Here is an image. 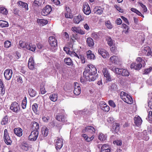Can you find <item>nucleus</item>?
I'll list each match as a JSON object with an SVG mask.
<instances>
[{
	"instance_id": "1",
	"label": "nucleus",
	"mask_w": 152,
	"mask_h": 152,
	"mask_svg": "<svg viewBox=\"0 0 152 152\" xmlns=\"http://www.w3.org/2000/svg\"><path fill=\"white\" fill-rule=\"evenodd\" d=\"M120 96L124 102L129 104L133 103V99L131 96L125 92L122 91L120 94Z\"/></svg>"
},
{
	"instance_id": "2",
	"label": "nucleus",
	"mask_w": 152,
	"mask_h": 152,
	"mask_svg": "<svg viewBox=\"0 0 152 152\" xmlns=\"http://www.w3.org/2000/svg\"><path fill=\"white\" fill-rule=\"evenodd\" d=\"M83 76L87 81L89 82L93 81L96 78L97 75L96 74L88 72H83Z\"/></svg>"
},
{
	"instance_id": "3",
	"label": "nucleus",
	"mask_w": 152,
	"mask_h": 152,
	"mask_svg": "<svg viewBox=\"0 0 152 152\" xmlns=\"http://www.w3.org/2000/svg\"><path fill=\"white\" fill-rule=\"evenodd\" d=\"M63 144V139L58 137H56L54 140V145L57 150L60 149L62 147Z\"/></svg>"
},
{
	"instance_id": "4",
	"label": "nucleus",
	"mask_w": 152,
	"mask_h": 152,
	"mask_svg": "<svg viewBox=\"0 0 152 152\" xmlns=\"http://www.w3.org/2000/svg\"><path fill=\"white\" fill-rule=\"evenodd\" d=\"M83 72L96 74L97 69L94 66L91 64H90L87 65V69Z\"/></svg>"
},
{
	"instance_id": "5",
	"label": "nucleus",
	"mask_w": 152,
	"mask_h": 152,
	"mask_svg": "<svg viewBox=\"0 0 152 152\" xmlns=\"http://www.w3.org/2000/svg\"><path fill=\"white\" fill-rule=\"evenodd\" d=\"M142 52V54L141 55L142 56L146 55L148 56H152L151 49L149 46H147L144 47Z\"/></svg>"
},
{
	"instance_id": "6",
	"label": "nucleus",
	"mask_w": 152,
	"mask_h": 152,
	"mask_svg": "<svg viewBox=\"0 0 152 152\" xmlns=\"http://www.w3.org/2000/svg\"><path fill=\"white\" fill-rule=\"evenodd\" d=\"M102 72L107 81L110 82L112 81L111 76L107 68H104L102 70Z\"/></svg>"
},
{
	"instance_id": "7",
	"label": "nucleus",
	"mask_w": 152,
	"mask_h": 152,
	"mask_svg": "<svg viewBox=\"0 0 152 152\" xmlns=\"http://www.w3.org/2000/svg\"><path fill=\"white\" fill-rule=\"evenodd\" d=\"M51 7L49 5L46 6L42 10L41 12L42 15L44 16H46L49 14L52 11Z\"/></svg>"
},
{
	"instance_id": "8",
	"label": "nucleus",
	"mask_w": 152,
	"mask_h": 152,
	"mask_svg": "<svg viewBox=\"0 0 152 152\" xmlns=\"http://www.w3.org/2000/svg\"><path fill=\"white\" fill-rule=\"evenodd\" d=\"M48 42L52 47H56L57 46V41L54 36H50L49 37Z\"/></svg>"
},
{
	"instance_id": "9",
	"label": "nucleus",
	"mask_w": 152,
	"mask_h": 152,
	"mask_svg": "<svg viewBox=\"0 0 152 152\" xmlns=\"http://www.w3.org/2000/svg\"><path fill=\"white\" fill-rule=\"evenodd\" d=\"M38 131H32L28 137V140L32 141H35L38 137Z\"/></svg>"
},
{
	"instance_id": "10",
	"label": "nucleus",
	"mask_w": 152,
	"mask_h": 152,
	"mask_svg": "<svg viewBox=\"0 0 152 152\" xmlns=\"http://www.w3.org/2000/svg\"><path fill=\"white\" fill-rule=\"evenodd\" d=\"M98 52L99 54L101 55L103 58H105L109 57L108 53L104 49L101 48H99Z\"/></svg>"
},
{
	"instance_id": "11",
	"label": "nucleus",
	"mask_w": 152,
	"mask_h": 152,
	"mask_svg": "<svg viewBox=\"0 0 152 152\" xmlns=\"http://www.w3.org/2000/svg\"><path fill=\"white\" fill-rule=\"evenodd\" d=\"M95 128L92 126H88L86 127L85 129L82 130V132L83 133H85L86 132H89L92 134H94L95 132Z\"/></svg>"
},
{
	"instance_id": "12",
	"label": "nucleus",
	"mask_w": 152,
	"mask_h": 152,
	"mask_svg": "<svg viewBox=\"0 0 152 152\" xmlns=\"http://www.w3.org/2000/svg\"><path fill=\"white\" fill-rule=\"evenodd\" d=\"M82 10L84 13L87 15H89L91 12L90 7L87 3L83 4Z\"/></svg>"
},
{
	"instance_id": "13",
	"label": "nucleus",
	"mask_w": 152,
	"mask_h": 152,
	"mask_svg": "<svg viewBox=\"0 0 152 152\" xmlns=\"http://www.w3.org/2000/svg\"><path fill=\"white\" fill-rule=\"evenodd\" d=\"M10 109L13 112H18L20 110V107L18 104L16 102H14L10 106Z\"/></svg>"
},
{
	"instance_id": "14",
	"label": "nucleus",
	"mask_w": 152,
	"mask_h": 152,
	"mask_svg": "<svg viewBox=\"0 0 152 152\" xmlns=\"http://www.w3.org/2000/svg\"><path fill=\"white\" fill-rule=\"evenodd\" d=\"M35 64L33 58L31 56L29 59L28 62V67L30 70H33L34 69Z\"/></svg>"
},
{
	"instance_id": "15",
	"label": "nucleus",
	"mask_w": 152,
	"mask_h": 152,
	"mask_svg": "<svg viewBox=\"0 0 152 152\" xmlns=\"http://www.w3.org/2000/svg\"><path fill=\"white\" fill-rule=\"evenodd\" d=\"M84 20V17L80 14L75 16L73 20V22L76 24H78L81 21Z\"/></svg>"
},
{
	"instance_id": "16",
	"label": "nucleus",
	"mask_w": 152,
	"mask_h": 152,
	"mask_svg": "<svg viewBox=\"0 0 152 152\" xmlns=\"http://www.w3.org/2000/svg\"><path fill=\"white\" fill-rule=\"evenodd\" d=\"M142 66V65L141 63L137 64L135 62H133L131 64L130 68L131 69L138 70L141 69Z\"/></svg>"
},
{
	"instance_id": "17",
	"label": "nucleus",
	"mask_w": 152,
	"mask_h": 152,
	"mask_svg": "<svg viewBox=\"0 0 152 152\" xmlns=\"http://www.w3.org/2000/svg\"><path fill=\"white\" fill-rule=\"evenodd\" d=\"M110 60L112 64H118L119 63L120 59L118 56L114 55L110 57Z\"/></svg>"
},
{
	"instance_id": "18",
	"label": "nucleus",
	"mask_w": 152,
	"mask_h": 152,
	"mask_svg": "<svg viewBox=\"0 0 152 152\" xmlns=\"http://www.w3.org/2000/svg\"><path fill=\"white\" fill-rule=\"evenodd\" d=\"M75 89L74 90V93L76 95H79L81 92V88L78 86V84L77 83H74Z\"/></svg>"
},
{
	"instance_id": "19",
	"label": "nucleus",
	"mask_w": 152,
	"mask_h": 152,
	"mask_svg": "<svg viewBox=\"0 0 152 152\" xmlns=\"http://www.w3.org/2000/svg\"><path fill=\"white\" fill-rule=\"evenodd\" d=\"M10 137L7 129H5L4 132V140L7 145H10Z\"/></svg>"
},
{
	"instance_id": "20",
	"label": "nucleus",
	"mask_w": 152,
	"mask_h": 152,
	"mask_svg": "<svg viewBox=\"0 0 152 152\" xmlns=\"http://www.w3.org/2000/svg\"><path fill=\"white\" fill-rule=\"evenodd\" d=\"M72 30L74 32L78 33L82 35L85 34V31L81 30L79 27H73L72 28Z\"/></svg>"
},
{
	"instance_id": "21",
	"label": "nucleus",
	"mask_w": 152,
	"mask_h": 152,
	"mask_svg": "<svg viewBox=\"0 0 152 152\" xmlns=\"http://www.w3.org/2000/svg\"><path fill=\"white\" fill-rule=\"evenodd\" d=\"M134 123L136 126H138L141 124L142 120L141 118L139 116H137L136 115L134 117Z\"/></svg>"
},
{
	"instance_id": "22",
	"label": "nucleus",
	"mask_w": 152,
	"mask_h": 152,
	"mask_svg": "<svg viewBox=\"0 0 152 152\" xmlns=\"http://www.w3.org/2000/svg\"><path fill=\"white\" fill-rule=\"evenodd\" d=\"M31 129L32 131H38L39 126V124L35 121H33L31 123Z\"/></svg>"
},
{
	"instance_id": "23",
	"label": "nucleus",
	"mask_w": 152,
	"mask_h": 152,
	"mask_svg": "<svg viewBox=\"0 0 152 152\" xmlns=\"http://www.w3.org/2000/svg\"><path fill=\"white\" fill-rule=\"evenodd\" d=\"M25 47L27 49L33 52L35 51L36 48V45H32L31 43L26 44Z\"/></svg>"
},
{
	"instance_id": "24",
	"label": "nucleus",
	"mask_w": 152,
	"mask_h": 152,
	"mask_svg": "<svg viewBox=\"0 0 152 152\" xmlns=\"http://www.w3.org/2000/svg\"><path fill=\"white\" fill-rule=\"evenodd\" d=\"M14 132L15 134L18 137H20L23 135V130L20 128H15L14 129Z\"/></svg>"
},
{
	"instance_id": "25",
	"label": "nucleus",
	"mask_w": 152,
	"mask_h": 152,
	"mask_svg": "<svg viewBox=\"0 0 152 152\" xmlns=\"http://www.w3.org/2000/svg\"><path fill=\"white\" fill-rule=\"evenodd\" d=\"M104 9L100 7H96L94 9V12L97 14L101 15L102 14Z\"/></svg>"
},
{
	"instance_id": "26",
	"label": "nucleus",
	"mask_w": 152,
	"mask_h": 152,
	"mask_svg": "<svg viewBox=\"0 0 152 152\" xmlns=\"http://www.w3.org/2000/svg\"><path fill=\"white\" fill-rule=\"evenodd\" d=\"M108 148V145L104 144L101 147L100 152H110V150Z\"/></svg>"
},
{
	"instance_id": "27",
	"label": "nucleus",
	"mask_w": 152,
	"mask_h": 152,
	"mask_svg": "<svg viewBox=\"0 0 152 152\" xmlns=\"http://www.w3.org/2000/svg\"><path fill=\"white\" fill-rule=\"evenodd\" d=\"M86 42L87 45L89 47H92L94 45L93 39L91 37H88L86 39Z\"/></svg>"
},
{
	"instance_id": "28",
	"label": "nucleus",
	"mask_w": 152,
	"mask_h": 152,
	"mask_svg": "<svg viewBox=\"0 0 152 152\" xmlns=\"http://www.w3.org/2000/svg\"><path fill=\"white\" fill-rule=\"evenodd\" d=\"M21 56V55L19 52H16L15 53H13L11 56L12 57L11 60H13V61H16L19 59Z\"/></svg>"
},
{
	"instance_id": "29",
	"label": "nucleus",
	"mask_w": 152,
	"mask_h": 152,
	"mask_svg": "<svg viewBox=\"0 0 152 152\" xmlns=\"http://www.w3.org/2000/svg\"><path fill=\"white\" fill-rule=\"evenodd\" d=\"M17 4L19 6H21L23 8H25L26 10H28V5L26 3L21 1H19L17 2Z\"/></svg>"
},
{
	"instance_id": "30",
	"label": "nucleus",
	"mask_w": 152,
	"mask_h": 152,
	"mask_svg": "<svg viewBox=\"0 0 152 152\" xmlns=\"http://www.w3.org/2000/svg\"><path fill=\"white\" fill-rule=\"evenodd\" d=\"M64 62L67 65L72 66L73 62L72 59L69 58H66L64 59Z\"/></svg>"
},
{
	"instance_id": "31",
	"label": "nucleus",
	"mask_w": 152,
	"mask_h": 152,
	"mask_svg": "<svg viewBox=\"0 0 152 152\" xmlns=\"http://www.w3.org/2000/svg\"><path fill=\"white\" fill-rule=\"evenodd\" d=\"M37 22L40 25L44 26L47 24L48 22V21L44 19H38L37 20Z\"/></svg>"
},
{
	"instance_id": "32",
	"label": "nucleus",
	"mask_w": 152,
	"mask_h": 152,
	"mask_svg": "<svg viewBox=\"0 0 152 152\" xmlns=\"http://www.w3.org/2000/svg\"><path fill=\"white\" fill-rule=\"evenodd\" d=\"M5 88L2 80H0V93L3 95L5 93Z\"/></svg>"
},
{
	"instance_id": "33",
	"label": "nucleus",
	"mask_w": 152,
	"mask_h": 152,
	"mask_svg": "<svg viewBox=\"0 0 152 152\" xmlns=\"http://www.w3.org/2000/svg\"><path fill=\"white\" fill-rule=\"evenodd\" d=\"M41 132L42 134L44 137H46L48 134L49 129L45 127H43L42 129Z\"/></svg>"
},
{
	"instance_id": "34",
	"label": "nucleus",
	"mask_w": 152,
	"mask_h": 152,
	"mask_svg": "<svg viewBox=\"0 0 152 152\" xmlns=\"http://www.w3.org/2000/svg\"><path fill=\"white\" fill-rule=\"evenodd\" d=\"M58 97V96L57 94H53L50 95L49 98L51 101L55 102L57 100Z\"/></svg>"
},
{
	"instance_id": "35",
	"label": "nucleus",
	"mask_w": 152,
	"mask_h": 152,
	"mask_svg": "<svg viewBox=\"0 0 152 152\" xmlns=\"http://www.w3.org/2000/svg\"><path fill=\"white\" fill-rule=\"evenodd\" d=\"M20 147L23 150L27 151L29 149V146L27 143L23 142L20 145Z\"/></svg>"
},
{
	"instance_id": "36",
	"label": "nucleus",
	"mask_w": 152,
	"mask_h": 152,
	"mask_svg": "<svg viewBox=\"0 0 152 152\" xmlns=\"http://www.w3.org/2000/svg\"><path fill=\"white\" fill-rule=\"evenodd\" d=\"M91 51L89 50L87 53V57L88 59H94L95 57L94 55L91 53Z\"/></svg>"
},
{
	"instance_id": "37",
	"label": "nucleus",
	"mask_w": 152,
	"mask_h": 152,
	"mask_svg": "<svg viewBox=\"0 0 152 152\" xmlns=\"http://www.w3.org/2000/svg\"><path fill=\"white\" fill-rule=\"evenodd\" d=\"M105 24L107 28L108 29H111L113 28L112 24L109 20L106 21L105 22Z\"/></svg>"
},
{
	"instance_id": "38",
	"label": "nucleus",
	"mask_w": 152,
	"mask_h": 152,
	"mask_svg": "<svg viewBox=\"0 0 152 152\" xmlns=\"http://www.w3.org/2000/svg\"><path fill=\"white\" fill-rule=\"evenodd\" d=\"M56 119L59 121L64 122L65 120V117L64 115H57L56 116Z\"/></svg>"
},
{
	"instance_id": "39",
	"label": "nucleus",
	"mask_w": 152,
	"mask_h": 152,
	"mask_svg": "<svg viewBox=\"0 0 152 152\" xmlns=\"http://www.w3.org/2000/svg\"><path fill=\"white\" fill-rule=\"evenodd\" d=\"M10 69H7L6 70L4 73V77L7 80H10Z\"/></svg>"
},
{
	"instance_id": "40",
	"label": "nucleus",
	"mask_w": 152,
	"mask_h": 152,
	"mask_svg": "<svg viewBox=\"0 0 152 152\" xmlns=\"http://www.w3.org/2000/svg\"><path fill=\"white\" fill-rule=\"evenodd\" d=\"M28 92L29 95L31 97H34L36 95V92L32 88L28 89Z\"/></svg>"
},
{
	"instance_id": "41",
	"label": "nucleus",
	"mask_w": 152,
	"mask_h": 152,
	"mask_svg": "<svg viewBox=\"0 0 152 152\" xmlns=\"http://www.w3.org/2000/svg\"><path fill=\"white\" fill-rule=\"evenodd\" d=\"M121 75L123 76H129V73L128 71L126 69H122Z\"/></svg>"
},
{
	"instance_id": "42",
	"label": "nucleus",
	"mask_w": 152,
	"mask_h": 152,
	"mask_svg": "<svg viewBox=\"0 0 152 152\" xmlns=\"http://www.w3.org/2000/svg\"><path fill=\"white\" fill-rule=\"evenodd\" d=\"M98 137L99 140L102 141L105 140L107 138L106 136L102 133L100 134Z\"/></svg>"
},
{
	"instance_id": "43",
	"label": "nucleus",
	"mask_w": 152,
	"mask_h": 152,
	"mask_svg": "<svg viewBox=\"0 0 152 152\" xmlns=\"http://www.w3.org/2000/svg\"><path fill=\"white\" fill-rule=\"evenodd\" d=\"M7 9L3 7H0V13L4 15H7L8 13Z\"/></svg>"
},
{
	"instance_id": "44",
	"label": "nucleus",
	"mask_w": 152,
	"mask_h": 152,
	"mask_svg": "<svg viewBox=\"0 0 152 152\" xmlns=\"http://www.w3.org/2000/svg\"><path fill=\"white\" fill-rule=\"evenodd\" d=\"M68 54H69L72 57H75L77 58L78 59H79V56L74 51L72 50H70L69 51V52H68Z\"/></svg>"
},
{
	"instance_id": "45",
	"label": "nucleus",
	"mask_w": 152,
	"mask_h": 152,
	"mask_svg": "<svg viewBox=\"0 0 152 152\" xmlns=\"http://www.w3.org/2000/svg\"><path fill=\"white\" fill-rule=\"evenodd\" d=\"M101 109L104 111L105 112H108L110 110V107L106 104H104V105L102 106Z\"/></svg>"
},
{
	"instance_id": "46",
	"label": "nucleus",
	"mask_w": 152,
	"mask_h": 152,
	"mask_svg": "<svg viewBox=\"0 0 152 152\" xmlns=\"http://www.w3.org/2000/svg\"><path fill=\"white\" fill-rule=\"evenodd\" d=\"M27 104V100L26 97H25L24 99L22 101L21 103V106L22 108L23 109H25L26 107Z\"/></svg>"
},
{
	"instance_id": "47",
	"label": "nucleus",
	"mask_w": 152,
	"mask_h": 152,
	"mask_svg": "<svg viewBox=\"0 0 152 152\" xmlns=\"http://www.w3.org/2000/svg\"><path fill=\"white\" fill-rule=\"evenodd\" d=\"M120 125L118 123H115L113 124V128L115 129V131L117 132L119 129Z\"/></svg>"
},
{
	"instance_id": "48",
	"label": "nucleus",
	"mask_w": 152,
	"mask_h": 152,
	"mask_svg": "<svg viewBox=\"0 0 152 152\" xmlns=\"http://www.w3.org/2000/svg\"><path fill=\"white\" fill-rule=\"evenodd\" d=\"M0 24L1 27H7L9 26L8 23L4 21L1 20Z\"/></svg>"
},
{
	"instance_id": "49",
	"label": "nucleus",
	"mask_w": 152,
	"mask_h": 152,
	"mask_svg": "<svg viewBox=\"0 0 152 152\" xmlns=\"http://www.w3.org/2000/svg\"><path fill=\"white\" fill-rule=\"evenodd\" d=\"M98 34H99L95 32H93L91 34V37L94 39L97 40L99 38Z\"/></svg>"
},
{
	"instance_id": "50",
	"label": "nucleus",
	"mask_w": 152,
	"mask_h": 152,
	"mask_svg": "<svg viewBox=\"0 0 152 152\" xmlns=\"http://www.w3.org/2000/svg\"><path fill=\"white\" fill-rule=\"evenodd\" d=\"M107 41L108 45L110 46H112L113 43V41L112 39L110 37H108L107 38Z\"/></svg>"
},
{
	"instance_id": "51",
	"label": "nucleus",
	"mask_w": 152,
	"mask_h": 152,
	"mask_svg": "<svg viewBox=\"0 0 152 152\" xmlns=\"http://www.w3.org/2000/svg\"><path fill=\"white\" fill-rule=\"evenodd\" d=\"M32 109L33 111L35 113L37 112L38 105L36 103H34L32 105Z\"/></svg>"
},
{
	"instance_id": "52",
	"label": "nucleus",
	"mask_w": 152,
	"mask_h": 152,
	"mask_svg": "<svg viewBox=\"0 0 152 152\" xmlns=\"http://www.w3.org/2000/svg\"><path fill=\"white\" fill-rule=\"evenodd\" d=\"M152 70V67H151L149 68L145 69L144 70L143 74V75H147Z\"/></svg>"
},
{
	"instance_id": "53",
	"label": "nucleus",
	"mask_w": 152,
	"mask_h": 152,
	"mask_svg": "<svg viewBox=\"0 0 152 152\" xmlns=\"http://www.w3.org/2000/svg\"><path fill=\"white\" fill-rule=\"evenodd\" d=\"M8 121V119L7 116H5L2 119L1 122V124L2 125H5L7 123Z\"/></svg>"
},
{
	"instance_id": "54",
	"label": "nucleus",
	"mask_w": 152,
	"mask_h": 152,
	"mask_svg": "<svg viewBox=\"0 0 152 152\" xmlns=\"http://www.w3.org/2000/svg\"><path fill=\"white\" fill-rule=\"evenodd\" d=\"M40 91L41 94H44L46 92V91L45 90V88L44 85H42V86L41 85Z\"/></svg>"
},
{
	"instance_id": "55",
	"label": "nucleus",
	"mask_w": 152,
	"mask_h": 152,
	"mask_svg": "<svg viewBox=\"0 0 152 152\" xmlns=\"http://www.w3.org/2000/svg\"><path fill=\"white\" fill-rule=\"evenodd\" d=\"M138 4H139L140 6H141L142 8L143 9V10L144 12H145L147 11V9L145 5H144L142 3L140 2H138Z\"/></svg>"
},
{
	"instance_id": "56",
	"label": "nucleus",
	"mask_w": 152,
	"mask_h": 152,
	"mask_svg": "<svg viewBox=\"0 0 152 152\" xmlns=\"http://www.w3.org/2000/svg\"><path fill=\"white\" fill-rule=\"evenodd\" d=\"M113 143L116 144L118 146H121L122 145V142L121 140H117L113 142Z\"/></svg>"
},
{
	"instance_id": "57",
	"label": "nucleus",
	"mask_w": 152,
	"mask_h": 152,
	"mask_svg": "<svg viewBox=\"0 0 152 152\" xmlns=\"http://www.w3.org/2000/svg\"><path fill=\"white\" fill-rule=\"evenodd\" d=\"M114 7L119 12L121 13H123L124 12L123 10L118 6L117 5H114Z\"/></svg>"
},
{
	"instance_id": "58",
	"label": "nucleus",
	"mask_w": 152,
	"mask_h": 152,
	"mask_svg": "<svg viewBox=\"0 0 152 152\" xmlns=\"http://www.w3.org/2000/svg\"><path fill=\"white\" fill-rule=\"evenodd\" d=\"M108 104L111 107L115 108L116 107V105L113 101L110 100L108 101Z\"/></svg>"
},
{
	"instance_id": "59",
	"label": "nucleus",
	"mask_w": 152,
	"mask_h": 152,
	"mask_svg": "<svg viewBox=\"0 0 152 152\" xmlns=\"http://www.w3.org/2000/svg\"><path fill=\"white\" fill-rule=\"evenodd\" d=\"M121 69H120L118 68H115V72L118 74L121 75Z\"/></svg>"
},
{
	"instance_id": "60",
	"label": "nucleus",
	"mask_w": 152,
	"mask_h": 152,
	"mask_svg": "<svg viewBox=\"0 0 152 152\" xmlns=\"http://www.w3.org/2000/svg\"><path fill=\"white\" fill-rule=\"evenodd\" d=\"M65 16L66 18H72L73 17L72 15V14H70L69 12H67V13H65Z\"/></svg>"
},
{
	"instance_id": "61",
	"label": "nucleus",
	"mask_w": 152,
	"mask_h": 152,
	"mask_svg": "<svg viewBox=\"0 0 152 152\" xmlns=\"http://www.w3.org/2000/svg\"><path fill=\"white\" fill-rule=\"evenodd\" d=\"M111 51L114 54H115L117 50L115 46H113L110 48Z\"/></svg>"
},
{
	"instance_id": "62",
	"label": "nucleus",
	"mask_w": 152,
	"mask_h": 152,
	"mask_svg": "<svg viewBox=\"0 0 152 152\" xmlns=\"http://www.w3.org/2000/svg\"><path fill=\"white\" fill-rule=\"evenodd\" d=\"M51 1L56 5H59L60 4V2L58 0H51Z\"/></svg>"
},
{
	"instance_id": "63",
	"label": "nucleus",
	"mask_w": 152,
	"mask_h": 152,
	"mask_svg": "<svg viewBox=\"0 0 152 152\" xmlns=\"http://www.w3.org/2000/svg\"><path fill=\"white\" fill-rule=\"evenodd\" d=\"M4 45L6 48H9L10 47V41L9 40L6 41L4 42Z\"/></svg>"
},
{
	"instance_id": "64",
	"label": "nucleus",
	"mask_w": 152,
	"mask_h": 152,
	"mask_svg": "<svg viewBox=\"0 0 152 152\" xmlns=\"http://www.w3.org/2000/svg\"><path fill=\"white\" fill-rule=\"evenodd\" d=\"M148 115L149 121H152V111H149Z\"/></svg>"
}]
</instances>
